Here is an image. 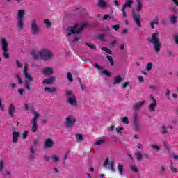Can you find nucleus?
<instances>
[{
  "label": "nucleus",
  "mask_w": 178,
  "mask_h": 178,
  "mask_svg": "<svg viewBox=\"0 0 178 178\" xmlns=\"http://www.w3.org/2000/svg\"><path fill=\"white\" fill-rule=\"evenodd\" d=\"M34 59H42V60H51L54 59V53L49 49L43 48L40 51L31 52Z\"/></svg>",
  "instance_id": "obj_1"
},
{
  "label": "nucleus",
  "mask_w": 178,
  "mask_h": 178,
  "mask_svg": "<svg viewBox=\"0 0 178 178\" xmlns=\"http://www.w3.org/2000/svg\"><path fill=\"white\" fill-rule=\"evenodd\" d=\"M148 41L150 44H153L156 54H159L161 52V47H162V43L159 40V33L158 32L153 33L151 38L148 39Z\"/></svg>",
  "instance_id": "obj_2"
},
{
  "label": "nucleus",
  "mask_w": 178,
  "mask_h": 178,
  "mask_svg": "<svg viewBox=\"0 0 178 178\" xmlns=\"http://www.w3.org/2000/svg\"><path fill=\"white\" fill-rule=\"evenodd\" d=\"M87 26H88V22H85L81 26L76 24L73 27L67 28V32L68 33L67 36L70 37L72 34H79V33H80L83 29L87 27Z\"/></svg>",
  "instance_id": "obj_3"
},
{
  "label": "nucleus",
  "mask_w": 178,
  "mask_h": 178,
  "mask_svg": "<svg viewBox=\"0 0 178 178\" xmlns=\"http://www.w3.org/2000/svg\"><path fill=\"white\" fill-rule=\"evenodd\" d=\"M0 44L1 45L3 58H5V59H9V44H8V40L5 38H2L0 41Z\"/></svg>",
  "instance_id": "obj_4"
},
{
  "label": "nucleus",
  "mask_w": 178,
  "mask_h": 178,
  "mask_svg": "<svg viewBox=\"0 0 178 178\" xmlns=\"http://www.w3.org/2000/svg\"><path fill=\"white\" fill-rule=\"evenodd\" d=\"M24 15L26 12L24 10H19L17 15V29H23L24 27Z\"/></svg>",
  "instance_id": "obj_5"
},
{
  "label": "nucleus",
  "mask_w": 178,
  "mask_h": 178,
  "mask_svg": "<svg viewBox=\"0 0 178 178\" xmlns=\"http://www.w3.org/2000/svg\"><path fill=\"white\" fill-rule=\"evenodd\" d=\"M31 27L32 34L35 35L38 34V33H41V26H40V24L37 22L35 19L32 20Z\"/></svg>",
  "instance_id": "obj_6"
},
{
  "label": "nucleus",
  "mask_w": 178,
  "mask_h": 178,
  "mask_svg": "<svg viewBox=\"0 0 178 178\" xmlns=\"http://www.w3.org/2000/svg\"><path fill=\"white\" fill-rule=\"evenodd\" d=\"M40 118V114H38V112L34 113V117L31 121V123L32 124V131L33 133H35L37 130H38V124H37V120Z\"/></svg>",
  "instance_id": "obj_7"
},
{
  "label": "nucleus",
  "mask_w": 178,
  "mask_h": 178,
  "mask_svg": "<svg viewBox=\"0 0 178 178\" xmlns=\"http://www.w3.org/2000/svg\"><path fill=\"white\" fill-rule=\"evenodd\" d=\"M108 165L109 169H111V172L113 173V172H115V161L112 160L109 162V157H106L103 163V168H107Z\"/></svg>",
  "instance_id": "obj_8"
},
{
  "label": "nucleus",
  "mask_w": 178,
  "mask_h": 178,
  "mask_svg": "<svg viewBox=\"0 0 178 178\" xmlns=\"http://www.w3.org/2000/svg\"><path fill=\"white\" fill-rule=\"evenodd\" d=\"M132 17L136 26H137V27H142L141 20H140V19H141V16L140 14L132 12Z\"/></svg>",
  "instance_id": "obj_9"
},
{
  "label": "nucleus",
  "mask_w": 178,
  "mask_h": 178,
  "mask_svg": "<svg viewBox=\"0 0 178 178\" xmlns=\"http://www.w3.org/2000/svg\"><path fill=\"white\" fill-rule=\"evenodd\" d=\"M150 100L152 103L149 104V112H154L155 108L158 105V103L156 102V99H155V97L152 96V95H150Z\"/></svg>",
  "instance_id": "obj_10"
},
{
  "label": "nucleus",
  "mask_w": 178,
  "mask_h": 178,
  "mask_svg": "<svg viewBox=\"0 0 178 178\" xmlns=\"http://www.w3.org/2000/svg\"><path fill=\"white\" fill-rule=\"evenodd\" d=\"M23 74L25 76L26 80H29V81H34L33 77L29 74V65L27 63H25L24 65Z\"/></svg>",
  "instance_id": "obj_11"
},
{
  "label": "nucleus",
  "mask_w": 178,
  "mask_h": 178,
  "mask_svg": "<svg viewBox=\"0 0 178 178\" xmlns=\"http://www.w3.org/2000/svg\"><path fill=\"white\" fill-rule=\"evenodd\" d=\"M74 123H76V119L73 118V117H67L65 119V125L67 127H72L74 126Z\"/></svg>",
  "instance_id": "obj_12"
},
{
  "label": "nucleus",
  "mask_w": 178,
  "mask_h": 178,
  "mask_svg": "<svg viewBox=\"0 0 178 178\" xmlns=\"http://www.w3.org/2000/svg\"><path fill=\"white\" fill-rule=\"evenodd\" d=\"M143 105H145V101L138 102L133 105V109L135 112H137V111L141 109Z\"/></svg>",
  "instance_id": "obj_13"
},
{
  "label": "nucleus",
  "mask_w": 178,
  "mask_h": 178,
  "mask_svg": "<svg viewBox=\"0 0 178 178\" xmlns=\"http://www.w3.org/2000/svg\"><path fill=\"white\" fill-rule=\"evenodd\" d=\"M67 102H68V104H70V105H71V106H77V99H76V96L72 95L70 96Z\"/></svg>",
  "instance_id": "obj_14"
},
{
  "label": "nucleus",
  "mask_w": 178,
  "mask_h": 178,
  "mask_svg": "<svg viewBox=\"0 0 178 178\" xmlns=\"http://www.w3.org/2000/svg\"><path fill=\"white\" fill-rule=\"evenodd\" d=\"M15 111H16L15 104H10L8 106V115L10 118L15 117Z\"/></svg>",
  "instance_id": "obj_15"
},
{
  "label": "nucleus",
  "mask_w": 178,
  "mask_h": 178,
  "mask_svg": "<svg viewBox=\"0 0 178 178\" xmlns=\"http://www.w3.org/2000/svg\"><path fill=\"white\" fill-rule=\"evenodd\" d=\"M44 148L47 149H51V147H54V141L51 138H47L44 140Z\"/></svg>",
  "instance_id": "obj_16"
},
{
  "label": "nucleus",
  "mask_w": 178,
  "mask_h": 178,
  "mask_svg": "<svg viewBox=\"0 0 178 178\" xmlns=\"http://www.w3.org/2000/svg\"><path fill=\"white\" fill-rule=\"evenodd\" d=\"M35 151L34 150V146H31L29 148V159L30 161H34L35 159Z\"/></svg>",
  "instance_id": "obj_17"
},
{
  "label": "nucleus",
  "mask_w": 178,
  "mask_h": 178,
  "mask_svg": "<svg viewBox=\"0 0 178 178\" xmlns=\"http://www.w3.org/2000/svg\"><path fill=\"white\" fill-rule=\"evenodd\" d=\"M134 126L135 130L136 131L140 130V122H138L137 114H135L134 115Z\"/></svg>",
  "instance_id": "obj_18"
},
{
  "label": "nucleus",
  "mask_w": 178,
  "mask_h": 178,
  "mask_svg": "<svg viewBox=\"0 0 178 178\" xmlns=\"http://www.w3.org/2000/svg\"><path fill=\"white\" fill-rule=\"evenodd\" d=\"M42 74L44 76H51V74H54V70L51 67H44Z\"/></svg>",
  "instance_id": "obj_19"
},
{
  "label": "nucleus",
  "mask_w": 178,
  "mask_h": 178,
  "mask_svg": "<svg viewBox=\"0 0 178 178\" xmlns=\"http://www.w3.org/2000/svg\"><path fill=\"white\" fill-rule=\"evenodd\" d=\"M134 155L138 162H141V161H143V154L141 153V151L139 150L136 152Z\"/></svg>",
  "instance_id": "obj_20"
},
{
  "label": "nucleus",
  "mask_w": 178,
  "mask_h": 178,
  "mask_svg": "<svg viewBox=\"0 0 178 178\" xmlns=\"http://www.w3.org/2000/svg\"><path fill=\"white\" fill-rule=\"evenodd\" d=\"M117 169H118V173H119V175H120V176H122L123 175V173H124V168L123 166V164H122L121 163H119L118 164Z\"/></svg>",
  "instance_id": "obj_21"
},
{
  "label": "nucleus",
  "mask_w": 178,
  "mask_h": 178,
  "mask_svg": "<svg viewBox=\"0 0 178 178\" xmlns=\"http://www.w3.org/2000/svg\"><path fill=\"white\" fill-rule=\"evenodd\" d=\"M55 81V76H51L49 79L43 80L42 84H52Z\"/></svg>",
  "instance_id": "obj_22"
},
{
  "label": "nucleus",
  "mask_w": 178,
  "mask_h": 178,
  "mask_svg": "<svg viewBox=\"0 0 178 178\" xmlns=\"http://www.w3.org/2000/svg\"><path fill=\"white\" fill-rule=\"evenodd\" d=\"M19 137H20V134L19 132H13V142L17 143V141H19Z\"/></svg>",
  "instance_id": "obj_23"
},
{
  "label": "nucleus",
  "mask_w": 178,
  "mask_h": 178,
  "mask_svg": "<svg viewBox=\"0 0 178 178\" xmlns=\"http://www.w3.org/2000/svg\"><path fill=\"white\" fill-rule=\"evenodd\" d=\"M133 5V0H125V3L122 6V8H131Z\"/></svg>",
  "instance_id": "obj_24"
},
{
  "label": "nucleus",
  "mask_w": 178,
  "mask_h": 178,
  "mask_svg": "<svg viewBox=\"0 0 178 178\" xmlns=\"http://www.w3.org/2000/svg\"><path fill=\"white\" fill-rule=\"evenodd\" d=\"M44 91H46V92H49V94H52L53 92H56V88H49V87H45L44 88Z\"/></svg>",
  "instance_id": "obj_25"
},
{
  "label": "nucleus",
  "mask_w": 178,
  "mask_h": 178,
  "mask_svg": "<svg viewBox=\"0 0 178 178\" xmlns=\"http://www.w3.org/2000/svg\"><path fill=\"white\" fill-rule=\"evenodd\" d=\"M97 6L99 8H106L107 4L104 0H98Z\"/></svg>",
  "instance_id": "obj_26"
},
{
  "label": "nucleus",
  "mask_w": 178,
  "mask_h": 178,
  "mask_svg": "<svg viewBox=\"0 0 178 178\" xmlns=\"http://www.w3.org/2000/svg\"><path fill=\"white\" fill-rule=\"evenodd\" d=\"M171 24H176L177 23V17L172 15L169 17Z\"/></svg>",
  "instance_id": "obj_27"
},
{
  "label": "nucleus",
  "mask_w": 178,
  "mask_h": 178,
  "mask_svg": "<svg viewBox=\"0 0 178 178\" xmlns=\"http://www.w3.org/2000/svg\"><path fill=\"white\" fill-rule=\"evenodd\" d=\"M122 83V76H118L114 78L113 84H119Z\"/></svg>",
  "instance_id": "obj_28"
},
{
  "label": "nucleus",
  "mask_w": 178,
  "mask_h": 178,
  "mask_svg": "<svg viewBox=\"0 0 178 178\" xmlns=\"http://www.w3.org/2000/svg\"><path fill=\"white\" fill-rule=\"evenodd\" d=\"M142 9H143V3L141 2L138 3V5L136 8V12L140 13L141 12Z\"/></svg>",
  "instance_id": "obj_29"
},
{
  "label": "nucleus",
  "mask_w": 178,
  "mask_h": 178,
  "mask_svg": "<svg viewBox=\"0 0 178 178\" xmlns=\"http://www.w3.org/2000/svg\"><path fill=\"white\" fill-rule=\"evenodd\" d=\"M106 141L104 139H100L97 141H96L95 143H94V145H102V144H105Z\"/></svg>",
  "instance_id": "obj_30"
},
{
  "label": "nucleus",
  "mask_w": 178,
  "mask_h": 178,
  "mask_svg": "<svg viewBox=\"0 0 178 178\" xmlns=\"http://www.w3.org/2000/svg\"><path fill=\"white\" fill-rule=\"evenodd\" d=\"M102 51H104L106 54H108L109 55H112V51L109 49L108 47H102Z\"/></svg>",
  "instance_id": "obj_31"
},
{
  "label": "nucleus",
  "mask_w": 178,
  "mask_h": 178,
  "mask_svg": "<svg viewBox=\"0 0 178 178\" xmlns=\"http://www.w3.org/2000/svg\"><path fill=\"white\" fill-rule=\"evenodd\" d=\"M15 77L17 78L18 84H23V79H22L20 74H17Z\"/></svg>",
  "instance_id": "obj_32"
},
{
  "label": "nucleus",
  "mask_w": 178,
  "mask_h": 178,
  "mask_svg": "<svg viewBox=\"0 0 178 178\" xmlns=\"http://www.w3.org/2000/svg\"><path fill=\"white\" fill-rule=\"evenodd\" d=\"M107 59L110 62L111 66H115V61H113V58L111 56H107Z\"/></svg>",
  "instance_id": "obj_33"
},
{
  "label": "nucleus",
  "mask_w": 178,
  "mask_h": 178,
  "mask_svg": "<svg viewBox=\"0 0 178 178\" xmlns=\"http://www.w3.org/2000/svg\"><path fill=\"white\" fill-rule=\"evenodd\" d=\"M85 45H87V47H89L90 49H97V46L95 44H91L88 42L85 43Z\"/></svg>",
  "instance_id": "obj_34"
},
{
  "label": "nucleus",
  "mask_w": 178,
  "mask_h": 178,
  "mask_svg": "<svg viewBox=\"0 0 178 178\" xmlns=\"http://www.w3.org/2000/svg\"><path fill=\"white\" fill-rule=\"evenodd\" d=\"M76 138L77 141H83V135L80 134H76Z\"/></svg>",
  "instance_id": "obj_35"
},
{
  "label": "nucleus",
  "mask_w": 178,
  "mask_h": 178,
  "mask_svg": "<svg viewBox=\"0 0 178 178\" xmlns=\"http://www.w3.org/2000/svg\"><path fill=\"white\" fill-rule=\"evenodd\" d=\"M153 64L152 63H148L146 65V70L149 72L152 69Z\"/></svg>",
  "instance_id": "obj_36"
},
{
  "label": "nucleus",
  "mask_w": 178,
  "mask_h": 178,
  "mask_svg": "<svg viewBox=\"0 0 178 178\" xmlns=\"http://www.w3.org/2000/svg\"><path fill=\"white\" fill-rule=\"evenodd\" d=\"M24 84H25V88H26L28 91H30V90H31V88L30 87V83L29 82V81H25Z\"/></svg>",
  "instance_id": "obj_37"
},
{
  "label": "nucleus",
  "mask_w": 178,
  "mask_h": 178,
  "mask_svg": "<svg viewBox=\"0 0 178 178\" xmlns=\"http://www.w3.org/2000/svg\"><path fill=\"white\" fill-rule=\"evenodd\" d=\"M3 168H5V163H3V160L0 159V172L3 170Z\"/></svg>",
  "instance_id": "obj_38"
},
{
  "label": "nucleus",
  "mask_w": 178,
  "mask_h": 178,
  "mask_svg": "<svg viewBox=\"0 0 178 178\" xmlns=\"http://www.w3.org/2000/svg\"><path fill=\"white\" fill-rule=\"evenodd\" d=\"M67 77L68 81H70V83H72V81H73V76H72V73L68 72L67 74Z\"/></svg>",
  "instance_id": "obj_39"
},
{
  "label": "nucleus",
  "mask_w": 178,
  "mask_h": 178,
  "mask_svg": "<svg viewBox=\"0 0 178 178\" xmlns=\"http://www.w3.org/2000/svg\"><path fill=\"white\" fill-rule=\"evenodd\" d=\"M102 73L107 76V77H111V76H112V74H111V72H109L108 70H103L102 71Z\"/></svg>",
  "instance_id": "obj_40"
},
{
  "label": "nucleus",
  "mask_w": 178,
  "mask_h": 178,
  "mask_svg": "<svg viewBox=\"0 0 178 178\" xmlns=\"http://www.w3.org/2000/svg\"><path fill=\"white\" fill-rule=\"evenodd\" d=\"M161 133L162 134H168V131H167V128L165 125H163L161 127Z\"/></svg>",
  "instance_id": "obj_41"
},
{
  "label": "nucleus",
  "mask_w": 178,
  "mask_h": 178,
  "mask_svg": "<svg viewBox=\"0 0 178 178\" xmlns=\"http://www.w3.org/2000/svg\"><path fill=\"white\" fill-rule=\"evenodd\" d=\"M44 24H46V27H51V21H49V19H45L44 22Z\"/></svg>",
  "instance_id": "obj_42"
},
{
  "label": "nucleus",
  "mask_w": 178,
  "mask_h": 178,
  "mask_svg": "<svg viewBox=\"0 0 178 178\" xmlns=\"http://www.w3.org/2000/svg\"><path fill=\"white\" fill-rule=\"evenodd\" d=\"M170 169H171L172 173H175L176 174V173L178 172L177 168L173 167V165H170Z\"/></svg>",
  "instance_id": "obj_43"
},
{
  "label": "nucleus",
  "mask_w": 178,
  "mask_h": 178,
  "mask_svg": "<svg viewBox=\"0 0 178 178\" xmlns=\"http://www.w3.org/2000/svg\"><path fill=\"white\" fill-rule=\"evenodd\" d=\"M122 122L124 124H129V118H127V117L122 118Z\"/></svg>",
  "instance_id": "obj_44"
},
{
  "label": "nucleus",
  "mask_w": 178,
  "mask_h": 178,
  "mask_svg": "<svg viewBox=\"0 0 178 178\" xmlns=\"http://www.w3.org/2000/svg\"><path fill=\"white\" fill-rule=\"evenodd\" d=\"M0 110L1 112H5V105L2 104V100L0 99Z\"/></svg>",
  "instance_id": "obj_45"
},
{
  "label": "nucleus",
  "mask_w": 178,
  "mask_h": 178,
  "mask_svg": "<svg viewBox=\"0 0 178 178\" xmlns=\"http://www.w3.org/2000/svg\"><path fill=\"white\" fill-rule=\"evenodd\" d=\"M98 40H101V41H106L105 40V35L104 34H100L97 36Z\"/></svg>",
  "instance_id": "obj_46"
},
{
  "label": "nucleus",
  "mask_w": 178,
  "mask_h": 178,
  "mask_svg": "<svg viewBox=\"0 0 178 178\" xmlns=\"http://www.w3.org/2000/svg\"><path fill=\"white\" fill-rule=\"evenodd\" d=\"M130 169L132 172H134L135 173H137L138 172V168H137V167L134 165H131Z\"/></svg>",
  "instance_id": "obj_47"
},
{
  "label": "nucleus",
  "mask_w": 178,
  "mask_h": 178,
  "mask_svg": "<svg viewBox=\"0 0 178 178\" xmlns=\"http://www.w3.org/2000/svg\"><path fill=\"white\" fill-rule=\"evenodd\" d=\"M170 10L172 13H178V9L176 7H170Z\"/></svg>",
  "instance_id": "obj_48"
},
{
  "label": "nucleus",
  "mask_w": 178,
  "mask_h": 178,
  "mask_svg": "<svg viewBox=\"0 0 178 178\" xmlns=\"http://www.w3.org/2000/svg\"><path fill=\"white\" fill-rule=\"evenodd\" d=\"M127 87H130V82H125V83H122V88H124V89H126V88H127Z\"/></svg>",
  "instance_id": "obj_49"
},
{
  "label": "nucleus",
  "mask_w": 178,
  "mask_h": 178,
  "mask_svg": "<svg viewBox=\"0 0 178 178\" xmlns=\"http://www.w3.org/2000/svg\"><path fill=\"white\" fill-rule=\"evenodd\" d=\"M150 147H152V148H153L154 149H156V151H160L161 148L159 147V146L155 145H151Z\"/></svg>",
  "instance_id": "obj_50"
},
{
  "label": "nucleus",
  "mask_w": 178,
  "mask_h": 178,
  "mask_svg": "<svg viewBox=\"0 0 178 178\" xmlns=\"http://www.w3.org/2000/svg\"><path fill=\"white\" fill-rule=\"evenodd\" d=\"M27 136H29V131H25L23 133L22 138H23L24 140H26V138H27Z\"/></svg>",
  "instance_id": "obj_51"
},
{
  "label": "nucleus",
  "mask_w": 178,
  "mask_h": 178,
  "mask_svg": "<svg viewBox=\"0 0 178 178\" xmlns=\"http://www.w3.org/2000/svg\"><path fill=\"white\" fill-rule=\"evenodd\" d=\"M163 147L167 151H170V146L167 145L166 143L163 142Z\"/></svg>",
  "instance_id": "obj_52"
},
{
  "label": "nucleus",
  "mask_w": 178,
  "mask_h": 178,
  "mask_svg": "<svg viewBox=\"0 0 178 178\" xmlns=\"http://www.w3.org/2000/svg\"><path fill=\"white\" fill-rule=\"evenodd\" d=\"M77 81H79V84H80L81 88L82 89V91H84V86H83V82L81 81V79L78 78Z\"/></svg>",
  "instance_id": "obj_53"
},
{
  "label": "nucleus",
  "mask_w": 178,
  "mask_h": 178,
  "mask_svg": "<svg viewBox=\"0 0 178 178\" xmlns=\"http://www.w3.org/2000/svg\"><path fill=\"white\" fill-rule=\"evenodd\" d=\"M113 130H115V125H111L107 129V131H113Z\"/></svg>",
  "instance_id": "obj_54"
},
{
  "label": "nucleus",
  "mask_w": 178,
  "mask_h": 178,
  "mask_svg": "<svg viewBox=\"0 0 178 178\" xmlns=\"http://www.w3.org/2000/svg\"><path fill=\"white\" fill-rule=\"evenodd\" d=\"M112 29H113V30H115V31H118V30L120 29V25L119 24L114 25L112 26Z\"/></svg>",
  "instance_id": "obj_55"
},
{
  "label": "nucleus",
  "mask_w": 178,
  "mask_h": 178,
  "mask_svg": "<svg viewBox=\"0 0 178 178\" xmlns=\"http://www.w3.org/2000/svg\"><path fill=\"white\" fill-rule=\"evenodd\" d=\"M117 133H119L120 134H122V131L124 130L123 127L116 128L115 129Z\"/></svg>",
  "instance_id": "obj_56"
},
{
  "label": "nucleus",
  "mask_w": 178,
  "mask_h": 178,
  "mask_svg": "<svg viewBox=\"0 0 178 178\" xmlns=\"http://www.w3.org/2000/svg\"><path fill=\"white\" fill-rule=\"evenodd\" d=\"M173 38L175 40V43L176 45H178V35H175L173 36Z\"/></svg>",
  "instance_id": "obj_57"
},
{
  "label": "nucleus",
  "mask_w": 178,
  "mask_h": 178,
  "mask_svg": "<svg viewBox=\"0 0 178 178\" xmlns=\"http://www.w3.org/2000/svg\"><path fill=\"white\" fill-rule=\"evenodd\" d=\"M170 94V90H169V89H166L165 97L168 98V99H170V97H169Z\"/></svg>",
  "instance_id": "obj_58"
},
{
  "label": "nucleus",
  "mask_w": 178,
  "mask_h": 178,
  "mask_svg": "<svg viewBox=\"0 0 178 178\" xmlns=\"http://www.w3.org/2000/svg\"><path fill=\"white\" fill-rule=\"evenodd\" d=\"M95 67H97V69H99V70H102L104 69V67L99 66L98 63L95 64Z\"/></svg>",
  "instance_id": "obj_59"
},
{
  "label": "nucleus",
  "mask_w": 178,
  "mask_h": 178,
  "mask_svg": "<svg viewBox=\"0 0 178 178\" xmlns=\"http://www.w3.org/2000/svg\"><path fill=\"white\" fill-rule=\"evenodd\" d=\"M51 159H53L54 162H59V157L58 156H53L51 157Z\"/></svg>",
  "instance_id": "obj_60"
},
{
  "label": "nucleus",
  "mask_w": 178,
  "mask_h": 178,
  "mask_svg": "<svg viewBox=\"0 0 178 178\" xmlns=\"http://www.w3.org/2000/svg\"><path fill=\"white\" fill-rule=\"evenodd\" d=\"M16 63H17V67H19V68H20V67H22L23 65H22V63H20L19 61V60H16Z\"/></svg>",
  "instance_id": "obj_61"
},
{
  "label": "nucleus",
  "mask_w": 178,
  "mask_h": 178,
  "mask_svg": "<svg viewBox=\"0 0 178 178\" xmlns=\"http://www.w3.org/2000/svg\"><path fill=\"white\" fill-rule=\"evenodd\" d=\"M167 52L169 56H173V51L171 49L167 50Z\"/></svg>",
  "instance_id": "obj_62"
},
{
  "label": "nucleus",
  "mask_w": 178,
  "mask_h": 178,
  "mask_svg": "<svg viewBox=\"0 0 178 178\" xmlns=\"http://www.w3.org/2000/svg\"><path fill=\"white\" fill-rule=\"evenodd\" d=\"M172 124H176L177 123H178V119L177 118L172 119Z\"/></svg>",
  "instance_id": "obj_63"
},
{
  "label": "nucleus",
  "mask_w": 178,
  "mask_h": 178,
  "mask_svg": "<svg viewBox=\"0 0 178 178\" xmlns=\"http://www.w3.org/2000/svg\"><path fill=\"white\" fill-rule=\"evenodd\" d=\"M139 83H144V77L143 76H140L138 77Z\"/></svg>",
  "instance_id": "obj_64"
}]
</instances>
